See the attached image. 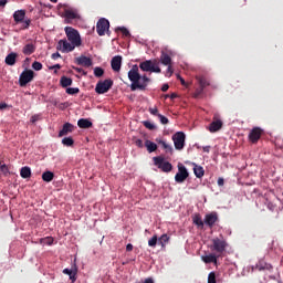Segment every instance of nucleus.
<instances>
[{
    "label": "nucleus",
    "instance_id": "obj_1",
    "mask_svg": "<svg viewBox=\"0 0 283 283\" xmlns=\"http://www.w3.org/2000/svg\"><path fill=\"white\" fill-rule=\"evenodd\" d=\"M128 80L130 81V91L136 92V90H140L145 92L148 87V83H150V78L147 75H140L139 66L137 64L133 65L128 71Z\"/></svg>",
    "mask_w": 283,
    "mask_h": 283
},
{
    "label": "nucleus",
    "instance_id": "obj_2",
    "mask_svg": "<svg viewBox=\"0 0 283 283\" xmlns=\"http://www.w3.org/2000/svg\"><path fill=\"white\" fill-rule=\"evenodd\" d=\"M64 31L70 43H72L76 48H80L82 45V39L77 30L72 27H65Z\"/></svg>",
    "mask_w": 283,
    "mask_h": 283
},
{
    "label": "nucleus",
    "instance_id": "obj_3",
    "mask_svg": "<svg viewBox=\"0 0 283 283\" xmlns=\"http://www.w3.org/2000/svg\"><path fill=\"white\" fill-rule=\"evenodd\" d=\"M142 72H154L155 74H161V69L157 60H146L139 63Z\"/></svg>",
    "mask_w": 283,
    "mask_h": 283
},
{
    "label": "nucleus",
    "instance_id": "obj_4",
    "mask_svg": "<svg viewBox=\"0 0 283 283\" xmlns=\"http://www.w3.org/2000/svg\"><path fill=\"white\" fill-rule=\"evenodd\" d=\"M171 139L176 150L182 151L185 149L187 136L184 132L175 133Z\"/></svg>",
    "mask_w": 283,
    "mask_h": 283
},
{
    "label": "nucleus",
    "instance_id": "obj_5",
    "mask_svg": "<svg viewBox=\"0 0 283 283\" xmlns=\"http://www.w3.org/2000/svg\"><path fill=\"white\" fill-rule=\"evenodd\" d=\"M153 161L154 165L165 174H169L174 169L172 164L169 161H165V158L161 156L154 157Z\"/></svg>",
    "mask_w": 283,
    "mask_h": 283
},
{
    "label": "nucleus",
    "instance_id": "obj_6",
    "mask_svg": "<svg viewBox=\"0 0 283 283\" xmlns=\"http://www.w3.org/2000/svg\"><path fill=\"white\" fill-rule=\"evenodd\" d=\"M228 242L224 239L213 238L211 250L216 253L223 254L227 251Z\"/></svg>",
    "mask_w": 283,
    "mask_h": 283
},
{
    "label": "nucleus",
    "instance_id": "obj_7",
    "mask_svg": "<svg viewBox=\"0 0 283 283\" xmlns=\"http://www.w3.org/2000/svg\"><path fill=\"white\" fill-rule=\"evenodd\" d=\"M114 85V81L108 78L104 81H98L95 86L96 94H106V92H109Z\"/></svg>",
    "mask_w": 283,
    "mask_h": 283
},
{
    "label": "nucleus",
    "instance_id": "obj_8",
    "mask_svg": "<svg viewBox=\"0 0 283 283\" xmlns=\"http://www.w3.org/2000/svg\"><path fill=\"white\" fill-rule=\"evenodd\" d=\"M177 168H178V174L175 175V181L177 184H184L190 176L189 171L187 167L181 163L178 164Z\"/></svg>",
    "mask_w": 283,
    "mask_h": 283
},
{
    "label": "nucleus",
    "instance_id": "obj_9",
    "mask_svg": "<svg viewBox=\"0 0 283 283\" xmlns=\"http://www.w3.org/2000/svg\"><path fill=\"white\" fill-rule=\"evenodd\" d=\"M34 76H35L34 71H32V70H24L20 74V76H19V85H20V87H27V85L29 83H31V81H33Z\"/></svg>",
    "mask_w": 283,
    "mask_h": 283
},
{
    "label": "nucleus",
    "instance_id": "obj_10",
    "mask_svg": "<svg viewBox=\"0 0 283 283\" xmlns=\"http://www.w3.org/2000/svg\"><path fill=\"white\" fill-rule=\"evenodd\" d=\"M111 23L107 19L102 18L96 23V32L98 36H105L106 32L109 31Z\"/></svg>",
    "mask_w": 283,
    "mask_h": 283
},
{
    "label": "nucleus",
    "instance_id": "obj_11",
    "mask_svg": "<svg viewBox=\"0 0 283 283\" xmlns=\"http://www.w3.org/2000/svg\"><path fill=\"white\" fill-rule=\"evenodd\" d=\"M263 129L260 127H254L249 134V140L252 144H258L260 139L262 138Z\"/></svg>",
    "mask_w": 283,
    "mask_h": 283
},
{
    "label": "nucleus",
    "instance_id": "obj_12",
    "mask_svg": "<svg viewBox=\"0 0 283 283\" xmlns=\"http://www.w3.org/2000/svg\"><path fill=\"white\" fill-rule=\"evenodd\" d=\"M219 221V216L217 212H210L207 213L205 216V224L209 228V229H213V227L216 226V223Z\"/></svg>",
    "mask_w": 283,
    "mask_h": 283
},
{
    "label": "nucleus",
    "instance_id": "obj_13",
    "mask_svg": "<svg viewBox=\"0 0 283 283\" xmlns=\"http://www.w3.org/2000/svg\"><path fill=\"white\" fill-rule=\"evenodd\" d=\"M75 48H77L75 44L70 43L66 40H60L56 50H61L62 52H73Z\"/></svg>",
    "mask_w": 283,
    "mask_h": 283
},
{
    "label": "nucleus",
    "instance_id": "obj_14",
    "mask_svg": "<svg viewBox=\"0 0 283 283\" xmlns=\"http://www.w3.org/2000/svg\"><path fill=\"white\" fill-rule=\"evenodd\" d=\"M122 63H123V56L122 55H115L111 60V67H112V70L114 72H120Z\"/></svg>",
    "mask_w": 283,
    "mask_h": 283
},
{
    "label": "nucleus",
    "instance_id": "obj_15",
    "mask_svg": "<svg viewBox=\"0 0 283 283\" xmlns=\"http://www.w3.org/2000/svg\"><path fill=\"white\" fill-rule=\"evenodd\" d=\"M75 130V126L71 123H65L62 126V130L59 132V138L65 137Z\"/></svg>",
    "mask_w": 283,
    "mask_h": 283
},
{
    "label": "nucleus",
    "instance_id": "obj_16",
    "mask_svg": "<svg viewBox=\"0 0 283 283\" xmlns=\"http://www.w3.org/2000/svg\"><path fill=\"white\" fill-rule=\"evenodd\" d=\"M223 127V122L221 119H216V120H212L209 125V132L211 134H214V133H218L222 129Z\"/></svg>",
    "mask_w": 283,
    "mask_h": 283
},
{
    "label": "nucleus",
    "instance_id": "obj_17",
    "mask_svg": "<svg viewBox=\"0 0 283 283\" xmlns=\"http://www.w3.org/2000/svg\"><path fill=\"white\" fill-rule=\"evenodd\" d=\"M34 52H36V45L33 43H28L22 48V54H24V56H31Z\"/></svg>",
    "mask_w": 283,
    "mask_h": 283
},
{
    "label": "nucleus",
    "instance_id": "obj_18",
    "mask_svg": "<svg viewBox=\"0 0 283 283\" xmlns=\"http://www.w3.org/2000/svg\"><path fill=\"white\" fill-rule=\"evenodd\" d=\"M62 273L67 275L72 283L76 282L77 269L72 270V269L65 268L63 269Z\"/></svg>",
    "mask_w": 283,
    "mask_h": 283
},
{
    "label": "nucleus",
    "instance_id": "obj_19",
    "mask_svg": "<svg viewBox=\"0 0 283 283\" xmlns=\"http://www.w3.org/2000/svg\"><path fill=\"white\" fill-rule=\"evenodd\" d=\"M25 14H27L25 10H17V11H14L13 15H12L13 17V21L15 23L23 22L24 19H25Z\"/></svg>",
    "mask_w": 283,
    "mask_h": 283
},
{
    "label": "nucleus",
    "instance_id": "obj_20",
    "mask_svg": "<svg viewBox=\"0 0 283 283\" xmlns=\"http://www.w3.org/2000/svg\"><path fill=\"white\" fill-rule=\"evenodd\" d=\"M159 61H160L161 65H165V66L172 65L171 56L168 53H166L165 51H161Z\"/></svg>",
    "mask_w": 283,
    "mask_h": 283
},
{
    "label": "nucleus",
    "instance_id": "obj_21",
    "mask_svg": "<svg viewBox=\"0 0 283 283\" xmlns=\"http://www.w3.org/2000/svg\"><path fill=\"white\" fill-rule=\"evenodd\" d=\"M77 65H83L84 67H91L93 65L92 59L87 56L76 57Z\"/></svg>",
    "mask_w": 283,
    "mask_h": 283
},
{
    "label": "nucleus",
    "instance_id": "obj_22",
    "mask_svg": "<svg viewBox=\"0 0 283 283\" xmlns=\"http://www.w3.org/2000/svg\"><path fill=\"white\" fill-rule=\"evenodd\" d=\"M18 53L11 52L4 57L6 65L13 66L17 63Z\"/></svg>",
    "mask_w": 283,
    "mask_h": 283
},
{
    "label": "nucleus",
    "instance_id": "obj_23",
    "mask_svg": "<svg viewBox=\"0 0 283 283\" xmlns=\"http://www.w3.org/2000/svg\"><path fill=\"white\" fill-rule=\"evenodd\" d=\"M77 127L80 129H90L93 127V123L87 118H81L77 120Z\"/></svg>",
    "mask_w": 283,
    "mask_h": 283
},
{
    "label": "nucleus",
    "instance_id": "obj_24",
    "mask_svg": "<svg viewBox=\"0 0 283 283\" xmlns=\"http://www.w3.org/2000/svg\"><path fill=\"white\" fill-rule=\"evenodd\" d=\"M201 260L206 264H211V263L217 264L218 263V256L213 253H210L208 255H202Z\"/></svg>",
    "mask_w": 283,
    "mask_h": 283
},
{
    "label": "nucleus",
    "instance_id": "obj_25",
    "mask_svg": "<svg viewBox=\"0 0 283 283\" xmlns=\"http://www.w3.org/2000/svg\"><path fill=\"white\" fill-rule=\"evenodd\" d=\"M145 147L149 154L156 153L158 150V145L149 139L145 140Z\"/></svg>",
    "mask_w": 283,
    "mask_h": 283
},
{
    "label": "nucleus",
    "instance_id": "obj_26",
    "mask_svg": "<svg viewBox=\"0 0 283 283\" xmlns=\"http://www.w3.org/2000/svg\"><path fill=\"white\" fill-rule=\"evenodd\" d=\"M192 222L195 226H197L199 229H205V221L202 220L201 214L197 213L192 217Z\"/></svg>",
    "mask_w": 283,
    "mask_h": 283
},
{
    "label": "nucleus",
    "instance_id": "obj_27",
    "mask_svg": "<svg viewBox=\"0 0 283 283\" xmlns=\"http://www.w3.org/2000/svg\"><path fill=\"white\" fill-rule=\"evenodd\" d=\"M32 176V171H31V168L28 167V166H24L20 169V177L22 179H30Z\"/></svg>",
    "mask_w": 283,
    "mask_h": 283
},
{
    "label": "nucleus",
    "instance_id": "obj_28",
    "mask_svg": "<svg viewBox=\"0 0 283 283\" xmlns=\"http://www.w3.org/2000/svg\"><path fill=\"white\" fill-rule=\"evenodd\" d=\"M156 143H157L158 145H160L161 148H163L164 150H166V153H170V154L174 153L172 146L169 145V144H167L165 140H163V139H156Z\"/></svg>",
    "mask_w": 283,
    "mask_h": 283
},
{
    "label": "nucleus",
    "instance_id": "obj_29",
    "mask_svg": "<svg viewBox=\"0 0 283 283\" xmlns=\"http://www.w3.org/2000/svg\"><path fill=\"white\" fill-rule=\"evenodd\" d=\"M193 174H195L196 178L201 179L205 177V168L202 166L195 165Z\"/></svg>",
    "mask_w": 283,
    "mask_h": 283
},
{
    "label": "nucleus",
    "instance_id": "obj_30",
    "mask_svg": "<svg viewBox=\"0 0 283 283\" xmlns=\"http://www.w3.org/2000/svg\"><path fill=\"white\" fill-rule=\"evenodd\" d=\"M42 180L46 184H50L54 180V172L48 170V171H44L41 176Z\"/></svg>",
    "mask_w": 283,
    "mask_h": 283
},
{
    "label": "nucleus",
    "instance_id": "obj_31",
    "mask_svg": "<svg viewBox=\"0 0 283 283\" xmlns=\"http://www.w3.org/2000/svg\"><path fill=\"white\" fill-rule=\"evenodd\" d=\"M170 241V237L167 233H164L158 238V244L161 249H166V244Z\"/></svg>",
    "mask_w": 283,
    "mask_h": 283
},
{
    "label": "nucleus",
    "instance_id": "obj_32",
    "mask_svg": "<svg viewBox=\"0 0 283 283\" xmlns=\"http://www.w3.org/2000/svg\"><path fill=\"white\" fill-rule=\"evenodd\" d=\"M60 85L61 87H70V85H73V80L67 76H62L60 78Z\"/></svg>",
    "mask_w": 283,
    "mask_h": 283
},
{
    "label": "nucleus",
    "instance_id": "obj_33",
    "mask_svg": "<svg viewBox=\"0 0 283 283\" xmlns=\"http://www.w3.org/2000/svg\"><path fill=\"white\" fill-rule=\"evenodd\" d=\"M196 80L202 90H206L210 85V82L205 76H196Z\"/></svg>",
    "mask_w": 283,
    "mask_h": 283
},
{
    "label": "nucleus",
    "instance_id": "obj_34",
    "mask_svg": "<svg viewBox=\"0 0 283 283\" xmlns=\"http://www.w3.org/2000/svg\"><path fill=\"white\" fill-rule=\"evenodd\" d=\"M64 15L67 19H76V18L80 17L78 13L75 10H72V9H66L64 11Z\"/></svg>",
    "mask_w": 283,
    "mask_h": 283
},
{
    "label": "nucleus",
    "instance_id": "obj_35",
    "mask_svg": "<svg viewBox=\"0 0 283 283\" xmlns=\"http://www.w3.org/2000/svg\"><path fill=\"white\" fill-rule=\"evenodd\" d=\"M159 244V238L157 234H154L149 240H148V247L155 249Z\"/></svg>",
    "mask_w": 283,
    "mask_h": 283
},
{
    "label": "nucleus",
    "instance_id": "obj_36",
    "mask_svg": "<svg viewBox=\"0 0 283 283\" xmlns=\"http://www.w3.org/2000/svg\"><path fill=\"white\" fill-rule=\"evenodd\" d=\"M62 145L64 147H73L74 146V139L72 137H64L62 139Z\"/></svg>",
    "mask_w": 283,
    "mask_h": 283
},
{
    "label": "nucleus",
    "instance_id": "obj_37",
    "mask_svg": "<svg viewBox=\"0 0 283 283\" xmlns=\"http://www.w3.org/2000/svg\"><path fill=\"white\" fill-rule=\"evenodd\" d=\"M104 74H105L104 69H102L101 66L94 67V76L96 78H102V76H104Z\"/></svg>",
    "mask_w": 283,
    "mask_h": 283
},
{
    "label": "nucleus",
    "instance_id": "obj_38",
    "mask_svg": "<svg viewBox=\"0 0 283 283\" xmlns=\"http://www.w3.org/2000/svg\"><path fill=\"white\" fill-rule=\"evenodd\" d=\"M143 126H144L146 129L151 130V132H154V130L157 129L156 125L153 124V123L149 122V120H144V122H143Z\"/></svg>",
    "mask_w": 283,
    "mask_h": 283
},
{
    "label": "nucleus",
    "instance_id": "obj_39",
    "mask_svg": "<svg viewBox=\"0 0 283 283\" xmlns=\"http://www.w3.org/2000/svg\"><path fill=\"white\" fill-rule=\"evenodd\" d=\"M115 32H122L123 36H130V32L125 27H117Z\"/></svg>",
    "mask_w": 283,
    "mask_h": 283
},
{
    "label": "nucleus",
    "instance_id": "obj_40",
    "mask_svg": "<svg viewBox=\"0 0 283 283\" xmlns=\"http://www.w3.org/2000/svg\"><path fill=\"white\" fill-rule=\"evenodd\" d=\"M65 92L70 95V96H74L75 94H80V88L78 87H67L65 90Z\"/></svg>",
    "mask_w": 283,
    "mask_h": 283
},
{
    "label": "nucleus",
    "instance_id": "obj_41",
    "mask_svg": "<svg viewBox=\"0 0 283 283\" xmlns=\"http://www.w3.org/2000/svg\"><path fill=\"white\" fill-rule=\"evenodd\" d=\"M32 70H35V72H40L43 70V64L41 62L34 61L32 63Z\"/></svg>",
    "mask_w": 283,
    "mask_h": 283
},
{
    "label": "nucleus",
    "instance_id": "obj_42",
    "mask_svg": "<svg viewBox=\"0 0 283 283\" xmlns=\"http://www.w3.org/2000/svg\"><path fill=\"white\" fill-rule=\"evenodd\" d=\"M208 283H217V274H216V272H210L208 274Z\"/></svg>",
    "mask_w": 283,
    "mask_h": 283
},
{
    "label": "nucleus",
    "instance_id": "obj_43",
    "mask_svg": "<svg viewBox=\"0 0 283 283\" xmlns=\"http://www.w3.org/2000/svg\"><path fill=\"white\" fill-rule=\"evenodd\" d=\"M39 120H41V115H40V114H34V115H32L31 118H30V123H31L32 125L36 124Z\"/></svg>",
    "mask_w": 283,
    "mask_h": 283
},
{
    "label": "nucleus",
    "instance_id": "obj_44",
    "mask_svg": "<svg viewBox=\"0 0 283 283\" xmlns=\"http://www.w3.org/2000/svg\"><path fill=\"white\" fill-rule=\"evenodd\" d=\"M158 118H159L161 125H168L169 124L168 117L164 116L163 114L158 115Z\"/></svg>",
    "mask_w": 283,
    "mask_h": 283
},
{
    "label": "nucleus",
    "instance_id": "obj_45",
    "mask_svg": "<svg viewBox=\"0 0 283 283\" xmlns=\"http://www.w3.org/2000/svg\"><path fill=\"white\" fill-rule=\"evenodd\" d=\"M148 112H149V114L153 115V116L159 117V115H160L157 107H153V108L148 109Z\"/></svg>",
    "mask_w": 283,
    "mask_h": 283
},
{
    "label": "nucleus",
    "instance_id": "obj_46",
    "mask_svg": "<svg viewBox=\"0 0 283 283\" xmlns=\"http://www.w3.org/2000/svg\"><path fill=\"white\" fill-rule=\"evenodd\" d=\"M203 92H205V88H201V87L197 88L193 94V97L199 98V96H201V94H203Z\"/></svg>",
    "mask_w": 283,
    "mask_h": 283
},
{
    "label": "nucleus",
    "instance_id": "obj_47",
    "mask_svg": "<svg viewBox=\"0 0 283 283\" xmlns=\"http://www.w3.org/2000/svg\"><path fill=\"white\" fill-rule=\"evenodd\" d=\"M167 67V71H166V76H172L174 74V69H172V65H166Z\"/></svg>",
    "mask_w": 283,
    "mask_h": 283
},
{
    "label": "nucleus",
    "instance_id": "obj_48",
    "mask_svg": "<svg viewBox=\"0 0 283 283\" xmlns=\"http://www.w3.org/2000/svg\"><path fill=\"white\" fill-rule=\"evenodd\" d=\"M0 171L3 174V175H8L9 174V168L6 164L3 165H0Z\"/></svg>",
    "mask_w": 283,
    "mask_h": 283
},
{
    "label": "nucleus",
    "instance_id": "obj_49",
    "mask_svg": "<svg viewBox=\"0 0 283 283\" xmlns=\"http://www.w3.org/2000/svg\"><path fill=\"white\" fill-rule=\"evenodd\" d=\"M135 146L138 147L139 149L144 148V142L142 139H135L134 142Z\"/></svg>",
    "mask_w": 283,
    "mask_h": 283
},
{
    "label": "nucleus",
    "instance_id": "obj_50",
    "mask_svg": "<svg viewBox=\"0 0 283 283\" xmlns=\"http://www.w3.org/2000/svg\"><path fill=\"white\" fill-rule=\"evenodd\" d=\"M30 24H31V20L30 19L24 20L22 29H29Z\"/></svg>",
    "mask_w": 283,
    "mask_h": 283
},
{
    "label": "nucleus",
    "instance_id": "obj_51",
    "mask_svg": "<svg viewBox=\"0 0 283 283\" xmlns=\"http://www.w3.org/2000/svg\"><path fill=\"white\" fill-rule=\"evenodd\" d=\"M74 70L77 72V74H83L84 76H86L87 72H85L83 69L81 67H74Z\"/></svg>",
    "mask_w": 283,
    "mask_h": 283
},
{
    "label": "nucleus",
    "instance_id": "obj_52",
    "mask_svg": "<svg viewBox=\"0 0 283 283\" xmlns=\"http://www.w3.org/2000/svg\"><path fill=\"white\" fill-rule=\"evenodd\" d=\"M51 59H53V61H56L57 59H61V54L59 52H55L51 55Z\"/></svg>",
    "mask_w": 283,
    "mask_h": 283
},
{
    "label": "nucleus",
    "instance_id": "obj_53",
    "mask_svg": "<svg viewBox=\"0 0 283 283\" xmlns=\"http://www.w3.org/2000/svg\"><path fill=\"white\" fill-rule=\"evenodd\" d=\"M166 98H170L171 101H175V98H178V95L176 93H171L170 95H166Z\"/></svg>",
    "mask_w": 283,
    "mask_h": 283
},
{
    "label": "nucleus",
    "instance_id": "obj_54",
    "mask_svg": "<svg viewBox=\"0 0 283 283\" xmlns=\"http://www.w3.org/2000/svg\"><path fill=\"white\" fill-rule=\"evenodd\" d=\"M134 250V245L132 243H127L126 252H132Z\"/></svg>",
    "mask_w": 283,
    "mask_h": 283
},
{
    "label": "nucleus",
    "instance_id": "obj_55",
    "mask_svg": "<svg viewBox=\"0 0 283 283\" xmlns=\"http://www.w3.org/2000/svg\"><path fill=\"white\" fill-rule=\"evenodd\" d=\"M44 241H46V244H49V245L53 244V238H51V237L45 238Z\"/></svg>",
    "mask_w": 283,
    "mask_h": 283
},
{
    "label": "nucleus",
    "instance_id": "obj_56",
    "mask_svg": "<svg viewBox=\"0 0 283 283\" xmlns=\"http://www.w3.org/2000/svg\"><path fill=\"white\" fill-rule=\"evenodd\" d=\"M62 65L61 64H55L53 66H50L49 70H61Z\"/></svg>",
    "mask_w": 283,
    "mask_h": 283
},
{
    "label": "nucleus",
    "instance_id": "obj_57",
    "mask_svg": "<svg viewBox=\"0 0 283 283\" xmlns=\"http://www.w3.org/2000/svg\"><path fill=\"white\" fill-rule=\"evenodd\" d=\"M218 186L223 187L224 186V179L223 178H218Z\"/></svg>",
    "mask_w": 283,
    "mask_h": 283
},
{
    "label": "nucleus",
    "instance_id": "obj_58",
    "mask_svg": "<svg viewBox=\"0 0 283 283\" xmlns=\"http://www.w3.org/2000/svg\"><path fill=\"white\" fill-rule=\"evenodd\" d=\"M177 78H179L181 85H187L186 80L181 77L180 75H177Z\"/></svg>",
    "mask_w": 283,
    "mask_h": 283
},
{
    "label": "nucleus",
    "instance_id": "obj_59",
    "mask_svg": "<svg viewBox=\"0 0 283 283\" xmlns=\"http://www.w3.org/2000/svg\"><path fill=\"white\" fill-rule=\"evenodd\" d=\"M168 90H169V84H164L161 86V92H168Z\"/></svg>",
    "mask_w": 283,
    "mask_h": 283
},
{
    "label": "nucleus",
    "instance_id": "obj_60",
    "mask_svg": "<svg viewBox=\"0 0 283 283\" xmlns=\"http://www.w3.org/2000/svg\"><path fill=\"white\" fill-rule=\"evenodd\" d=\"M8 108V104L7 103H0V111H4Z\"/></svg>",
    "mask_w": 283,
    "mask_h": 283
},
{
    "label": "nucleus",
    "instance_id": "obj_61",
    "mask_svg": "<svg viewBox=\"0 0 283 283\" xmlns=\"http://www.w3.org/2000/svg\"><path fill=\"white\" fill-rule=\"evenodd\" d=\"M8 3V0H0V8L6 7Z\"/></svg>",
    "mask_w": 283,
    "mask_h": 283
},
{
    "label": "nucleus",
    "instance_id": "obj_62",
    "mask_svg": "<svg viewBox=\"0 0 283 283\" xmlns=\"http://www.w3.org/2000/svg\"><path fill=\"white\" fill-rule=\"evenodd\" d=\"M144 283H155L153 277L145 279Z\"/></svg>",
    "mask_w": 283,
    "mask_h": 283
},
{
    "label": "nucleus",
    "instance_id": "obj_63",
    "mask_svg": "<svg viewBox=\"0 0 283 283\" xmlns=\"http://www.w3.org/2000/svg\"><path fill=\"white\" fill-rule=\"evenodd\" d=\"M210 149H211L210 146H205L202 150H203V153L209 154V153H210Z\"/></svg>",
    "mask_w": 283,
    "mask_h": 283
},
{
    "label": "nucleus",
    "instance_id": "obj_64",
    "mask_svg": "<svg viewBox=\"0 0 283 283\" xmlns=\"http://www.w3.org/2000/svg\"><path fill=\"white\" fill-rule=\"evenodd\" d=\"M50 1H52V2H57V0H50Z\"/></svg>",
    "mask_w": 283,
    "mask_h": 283
}]
</instances>
